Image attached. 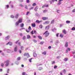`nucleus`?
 Instances as JSON below:
<instances>
[{"mask_svg":"<svg viewBox=\"0 0 75 75\" xmlns=\"http://www.w3.org/2000/svg\"><path fill=\"white\" fill-rule=\"evenodd\" d=\"M23 22V20L22 19L20 18L19 19L18 21L16 22V23L15 25L16 26H17L19 25V23H21Z\"/></svg>","mask_w":75,"mask_h":75,"instance_id":"1","label":"nucleus"},{"mask_svg":"<svg viewBox=\"0 0 75 75\" xmlns=\"http://www.w3.org/2000/svg\"><path fill=\"white\" fill-rule=\"evenodd\" d=\"M43 35H45V37H48V35H49V34H50V33H48V31H46L45 32L43 33Z\"/></svg>","mask_w":75,"mask_h":75,"instance_id":"2","label":"nucleus"},{"mask_svg":"<svg viewBox=\"0 0 75 75\" xmlns=\"http://www.w3.org/2000/svg\"><path fill=\"white\" fill-rule=\"evenodd\" d=\"M5 67H8V65H9V60H6L5 62Z\"/></svg>","mask_w":75,"mask_h":75,"instance_id":"3","label":"nucleus"},{"mask_svg":"<svg viewBox=\"0 0 75 75\" xmlns=\"http://www.w3.org/2000/svg\"><path fill=\"white\" fill-rule=\"evenodd\" d=\"M64 0H59L58 1V3H57V5L59 6V5H61V4H62V3H61V1H63Z\"/></svg>","mask_w":75,"mask_h":75,"instance_id":"4","label":"nucleus"},{"mask_svg":"<svg viewBox=\"0 0 75 75\" xmlns=\"http://www.w3.org/2000/svg\"><path fill=\"white\" fill-rule=\"evenodd\" d=\"M13 52V51H12L11 50H7V52H8V53H10V52Z\"/></svg>","mask_w":75,"mask_h":75,"instance_id":"5","label":"nucleus"},{"mask_svg":"<svg viewBox=\"0 0 75 75\" xmlns=\"http://www.w3.org/2000/svg\"><path fill=\"white\" fill-rule=\"evenodd\" d=\"M24 56H28V57H30V56L29 54L28 53H25V54L23 55Z\"/></svg>","mask_w":75,"mask_h":75,"instance_id":"6","label":"nucleus"},{"mask_svg":"<svg viewBox=\"0 0 75 75\" xmlns=\"http://www.w3.org/2000/svg\"><path fill=\"white\" fill-rule=\"evenodd\" d=\"M42 19L43 20H48V18L46 17H43L42 18Z\"/></svg>","mask_w":75,"mask_h":75,"instance_id":"7","label":"nucleus"},{"mask_svg":"<svg viewBox=\"0 0 75 75\" xmlns=\"http://www.w3.org/2000/svg\"><path fill=\"white\" fill-rule=\"evenodd\" d=\"M19 16V14L17 13L16 14L15 16V17L16 19H17L18 18V16Z\"/></svg>","mask_w":75,"mask_h":75,"instance_id":"8","label":"nucleus"},{"mask_svg":"<svg viewBox=\"0 0 75 75\" xmlns=\"http://www.w3.org/2000/svg\"><path fill=\"white\" fill-rule=\"evenodd\" d=\"M59 43V41H58V40H56V41L55 42V44L56 45H57Z\"/></svg>","mask_w":75,"mask_h":75,"instance_id":"9","label":"nucleus"},{"mask_svg":"<svg viewBox=\"0 0 75 75\" xmlns=\"http://www.w3.org/2000/svg\"><path fill=\"white\" fill-rule=\"evenodd\" d=\"M68 42H65V47H68Z\"/></svg>","mask_w":75,"mask_h":75,"instance_id":"10","label":"nucleus"},{"mask_svg":"<svg viewBox=\"0 0 75 75\" xmlns=\"http://www.w3.org/2000/svg\"><path fill=\"white\" fill-rule=\"evenodd\" d=\"M8 44H9V45L11 46V45H12V43L11 42H8L6 44V45H8Z\"/></svg>","mask_w":75,"mask_h":75,"instance_id":"11","label":"nucleus"},{"mask_svg":"<svg viewBox=\"0 0 75 75\" xmlns=\"http://www.w3.org/2000/svg\"><path fill=\"white\" fill-rule=\"evenodd\" d=\"M50 23V21H46L45 22L43 23L44 24H49Z\"/></svg>","mask_w":75,"mask_h":75,"instance_id":"12","label":"nucleus"},{"mask_svg":"<svg viewBox=\"0 0 75 75\" xmlns=\"http://www.w3.org/2000/svg\"><path fill=\"white\" fill-rule=\"evenodd\" d=\"M32 26L33 27H35V23H33L32 24Z\"/></svg>","mask_w":75,"mask_h":75,"instance_id":"13","label":"nucleus"},{"mask_svg":"<svg viewBox=\"0 0 75 75\" xmlns=\"http://www.w3.org/2000/svg\"><path fill=\"white\" fill-rule=\"evenodd\" d=\"M9 36H8L5 38V40H8V39H9Z\"/></svg>","mask_w":75,"mask_h":75,"instance_id":"14","label":"nucleus"},{"mask_svg":"<svg viewBox=\"0 0 75 75\" xmlns=\"http://www.w3.org/2000/svg\"><path fill=\"white\" fill-rule=\"evenodd\" d=\"M17 50V46H16V47L14 48V52H16Z\"/></svg>","mask_w":75,"mask_h":75,"instance_id":"15","label":"nucleus"},{"mask_svg":"<svg viewBox=\"0 0 75 75\" xmlns=\"http://www.w3.org/2000/svg\"><path fill=\"white\" fill-rule=\"evenodd\" d=\"M49 28H50V26L48 25L46 27L45 29V30H48Z\"/></svg>","mask_w":75,"mask_h":75,"instance_id":"16","label":"nucleus"},{"mask_svg":"<svg viewBox=\"0 0 75 75\" xmlns=\"http://www.w3.org/2000/svg\"><path fill=\"white\" fill-rule=\"evenodd\" d=\"M33 57H37V55L35 52H34L33 53Z\"/></svg>","mask_w":75,"mask_h":75,"instance_id":"17","label":"nucleus"},{"mask_svg":"<svg viewBox=\"0 0 75 75\" xmlns=\"http://www.w3.org/2000/svg\"><path fill=\"white\" fill-rule=\"evenodd\" d=\"M63 33L64 34H67V31L65 30H63Z\"/></svg>","mask_w":75,"mask_h":75,"instance_id":"18","label":"nucleus"},{"mask_svg":"<svg viewBox=\"0 0 75 75\" xmlns=\"http://www.w3.org/2000/svg\"><path fill=\"white\" fill-rule=\"evenodd\" d=\"M30 38H31V36H30V35H27V39H30Z\"/></svg>","mask_w":75,"mask_h":75,"instance_id":"19","label":"nucleus"},{"mask_svg":"<svg viewBox=\"0 0 75 75\" xmlns=\"http://www.w3.org/2000/svg\"><path fill=\"white\" fill-rule=\"evenodd\" d=\"M42 54L43 55H46L47 54V52H46L45 51L44 52H43L42 53Z\"/></svg>","mask_w":75,"mask_h":75,"instance_id":"20","label":"nucleus"},{"mask_svg":"<svg viewBox=\"0 0 75 75\" xmlns=\"http://www.w3.org/2000/svg\"><path fill=\"white\" fill-rule=\"evenodd\" d=\"M20 26L21 28H22V27H24V23H22L20 25Z\"/></svg>","mask_w":75,"mask_h":75,"instance_id":"21","label":"nucleus"},{"mask_svg":"<svg viewBox=\"0 0 75 75\" xmlns=\"http://www.w3.org/2000/svg\"><path fill=\"white\" fill-rule=\"evenodd\" d=\"M38 37L40 40H42V37L41 36H40L38 35Z\"/></svg>","mask_w":75,"mask_h":75,"instance_id":"22","label":"nucleus"},{"mask_svg":"<svg viewBox=\"0 0 75 75\" xmlns=\"http://www.w3.org/2000/svg\"><path fill=\"white\" fill-rule=\"evenodd\" d=\"M38 9V8L37 7H36L35 9H34V10L35 11H37V10Z\"/></svg>","mask_w":75,"mask_h":75,"instance_id":"23","label":"nucleus"},{"mask_svg":"<svg viewBox=\"0 0 75 75\" xmlns=\"http://www.w3.org/2000/svg\"><path fill=\"white\" fill-rule=\"evenodd\" d=\"M52 31L54 32V31H55L57 30V29L56 28H54L52 30Z\"/></svg>","mask_w":75,"mask_h":75,"instance_id":"24","label":"nucleus"},{"mask_svg":"<svg viewBox=\"0 0 75 75\" xmlns=\"http://www.w3.org/2000/svg\"><path fill=\"white\" fill-rule=\"evenodd\" d=\"M68 58H65L64 59V61L66 62V61H68Z\"/></svg>","mask_w":75,"mask_h":75,"instance_id":"25","label":"nucleus"},{"mask_svg":"<svg viewBox=\"0 0 75 75\" xmlns=\"http://www.w3.org/2000/svg\"><path fill=\"white\" fill-rule=\"evenodd\" d=\"M21 50H24V47L23 46H21Z\"/></svg>","mask_w":75,"mask_h":75,"instance_id":"26","label":"nucleus"},{"mask_svg":"<svg viewBox=\"0 0 75 75\" xmlns=\"http://www.w3.org/2000/svg\"><path fill=\"white\" fill-rule=\"evenodd\" d=\"M42 68L41 67H39L38 69V70L39 71H41V70H42Z\"/></svg>","mask_w":75,"mask_h":75,"instance_id":"27","label":"nucleus"},{"mask_svg":"<svg viewBox=\"0 0 75 75\" xmlns=\"http://www.w3.org/2000/svg\"><path fill=\"white\" fill-rule=\"evenodd\" d=\"M9 8V5H6V7H5V8Z\"/></svg>","mask_w":75,"mask_h":75,"instance_id":"28","label":"nucleus"},{"mask_svg":"<svg viewBox=\"0 0 75 75\" xmlns=\"http://www.w3.org/2000/svg\"><path fill=\"white\" fill-rule=\"evenodd\" d=\"M66 23H67V24H69L70 23V21H66Z\"/></svg>","mask_w":75,"mask_h":75,"instance_id":"29","label":"nucleus"},{"mask_svg":"<svg viewBox=\"0 0 75 75\" xmlns=\"http://www.w3.org/2000/svg\"><path fill=\"white\" fill-rule=\"evenodd\" d=\"M20 59H21V58L20 57H18L17 58V60L19 61V60H20Z\"/></svg>","mask_w":75,"mask_h":75,"instance_id":"30","label":"nucleus"},{"mask_svg":"<svg viewBox=\"0 0 75 75\" xmlns=\"http://www.w3.org/2000/svg\"><path fill=\"white\" fill-rule=\"evenodd\" d=\"M39 28H42V25H39Z\"/></svg>","mask_w":75,"mask_h":75,"instance_id":"31","label":"nucleus"},{"mask_svg":"<svg viewBox=\"0 0 75 75\" xmlns=\"http://www.w3.org/2000/svg\"><path fill=\"white\" fill-rule=\"evenodd\" d=\"M28 29L29 30H31L32 29H31V26H29Z\"/></svg>","mask_w":75,"mask_h":75,"instance_id":"32","label":"nucleus"},{"mask_svg":"<svg viewBox=\"0 0 75 75\" xmlns=\"http://www.w3.org/2000/svg\"><path fill=\"white\" fill-rule=\"evenodd\" d=\"M33 42H34L35 43V42H37V41L35 39H33Z\"/></svg>","mask_w":75,"mask_h":75,"instance_id":"33","label":"nucleus"},{"mask_svg":"<svg viewBox=\"0 0 75 75\" xmlns=\"http://www.w3.org/2000/svg\"><path fill=\"white\" fill-rule=\"evenodd\" d=\"M71 30H72V31H74L75 30V27H73L71 28Z\"/></svg>","mask_w":75,"mask_h":75,"instance_id":"34","label":"nucleus"},{"mask_svg":"<svg viewBox=\"0 0 75 75\" xmlns=\"http://www.w3.org/2000/svg\"><path fill=\"white\" fill-rule=\"evenodd\" d=\"M1 66L2 67H4V64H3V63H1Z\"/></svg>","mask_w":75,"mask_h":75,"instance_id":"35","label":"nucleus"},{"mask_svg":"<svg viewBox=\"0 0 75 75\" xmlns=\"http://www.w3.org/2000/svg\"><path fill=\"white\" fill-rule=\"evenodd\" d=\"M54 23V20H52L51 22V24H53Z\"/></svg>","mask_w":75,"mask_h":75,"instance_id":"36","label":"nucleus"},{"mask_svg":"<svg viewBox=\"0 0 75 75\" xmlns=\"http://www.w3.org/2000/svg\"><path fill=\"white\" fill-rule=\"evenodd\" d=\"M36 23H40V21L38 20H37L36 21Z\"/></svg>","mask_w":75,"mask_h":75,"instance_id":"37","label":"nucleus"},{"mask_svg":"<svg viewBox=\"0 0 75 75\" xmlns=\"http://www.w3.org/2000/svg\"><path fill=\"white\" fill-rule=\"evenodd\" d=\"M33 31H34L33 30H32L31 32H30V34H31L32 35H33V34H34V33H33Z\"/></svg>","mask_w":75,"mask_h":75,"instance_id":"38","label":"nucleus"},{"mask_svg":"<svg viewBox=\"0 0 75 75\" xmlns=\"http://www.w3.org/2000/svg\"><path fill=\"white\" fill-rule=\"evenodd\" d=\"M46 12H47V10H44L43 11L44 13H46Z\"/></svg>","mask_w":75,"mask_h":75,"instance_id":"39","label":"nucleus"},{"mask_svg":"<svg viewBox=\"0 0 75 75\" xmlns=\"http://www.w3.org/2000/svg\"><path fill=\"white\" fill-rule=\"evenodd\" d=\"M33 33L35 34H37V31L35 30H34Z\"/></svg>","mask_w":75,"mask_h":75,"instance_id":"40","label":"nucleus"},{"mask_svg":"<svg viewBox=\"0 0 75 75\" xmlns=\"http://www.w3.org/2000/svg\"><path fill=\"white\" fill-rule=\"evenodd\" d=\"M63 25H64V24H60V27L61 28L62 27Z\"/></svg>","mask_w":75,"mask_h":75,"instance_id":"41","label":"nucleus"},{"mask_svg":"<svg viewBox=\"0 0 75 75\" xmlns=\"http://www.w3.org/2000/svg\"><path fill=\"white\" fill-rule=\"evenodd\" d=\"M33 59V58H31L29 59V61L30 62H31V59Z\"/></svg>","mask_w":75,"mask_h":75,"instance_id":"42","label":"nucleus"},{"mask_svg":"<svg viewBox=\"0 0 75 75\" xmlns=\"http://www.w3.org/2000/svg\"><path fill=\"white\" fill-rule=\"evenodd\" d=\"M11 18H14V16H13V15H11Z\"/></svg>","mask_w":75,"mask_h":75,"instance_id":"43","label":"nucleus"},{"mask_svg":"<svg viewBox=\"0 0 75 75\" xmlns=\"http://www.w3.org/2000/svg\"><path fill=\"white\" fill-rule=\"evenodd\" d=\"M15 63L16 65H18V62H15Z\"/></svg>","mask_w":75,"mask_h":75,"instance_id":"44","label":"nucleus"},{"mask_svg":"<svg viewBox=\"0 0 75 75\" xmlns=\"http://www.w3.org/2000/svg\"><path fill=\"white\" fill-rule=\"evenodd\" d=\"M33 6H36V4L35 3H33V4H32Z\"/></svg>","mask_w":75,"mask_h":75,"instance_id":"45","label":"nucleus"},{"mask_svg":"<svg viewBox=\"0 0 75 75\" xmlns=\"http://www.w3.org/2000/svg\"><path fill=\"white\" fill-rule=\"evenodd\" d=\"M43 43H44V42H41L40 43V44H41V45L43 44Z\"/></svg>","mask_w":75,"mask_h":75,"instance_id":"46","label":"nucleus"},{"mask_svg":"<svg viewBox=\"0 0 75 75\" xmlns=\"http://www.w3.org/2000/svg\"><path fill=\"white\" fill-rule=\"evenodd\" d=\"M33 8H34V7H31L29 9V10H32V9H33Z\"/></svg>","mask_w":75,"mask_h":75,"instance_id":"47","label":"nucleus"},{"mask_svg":"<svg viewBox=\"0 0 75 75\" xmlns=\"http://www.w3.org/2000/svg\"><path fill=\"white\" fill-rule=\"evenodd\" d=\"M25 75V72H23L22 73V75Z\"/></svg>","mask_w":75,"mask_h":75,"instance_id":"48","label":"nucleus"},{"mask_svg":"<svg viewBox=\"0 0 75 75\" xmlns=\"http://www.w3.org/2000/svg\"><path fill=\"white\" fill-rule=\"evenodd\" d=\"M57 68V66L55 65L54 67V68L55 69L56 68Z\"/></svg>","mask_w":75,"mask_h":75,"instance_id":"49","label":"nucleus"},{"mask_svg":"<svg viewBox=\"0 0 75 75\" xmlns=\"http://www.w3.org/2000/svg\"><path fill=\"white\" fill-rule=\"evenodd\" d=\"M67 51H70L71 50L70 49V48H67Z\"/></svg>","mask_w":75,"mask_h":75,"instance_id":"50","label":"nucleus"},{"mask_svg":"<svg viewBox=\"0 0 75 75\" xmlns=\"http://www.w3.org/2000/svg\"><path fill=\"white\" fill-rule=\"evenodd\" d=\"M66 72V71L65 70H63V73H65Z\"/></svg>","mask_w":75,"mask_h":75,"instance_id":"51","label":"nucleus"},{"mask_svg":"<svg viewBox=\"0 0 75 75\" xmlns=\"http://www.w3.org/2000/svg\"><path fill=\"white\" fill-rule=\"evenodd\" d=\"M10 71V69H8L7 70V73H8H8H9L8 72V71Z\"/></svg>","mask_w":75,"mask_h":75,"instance_id":"52","label":"nucleus"},{"mask_svg":"<svg viewBox=\"0 0 75 75\" xmlns=\"http://www.w3.org/2000/svg\"><path fill=\"white\" fill-rule=\"evenodd\" d=\"M60 36L61 38H62L64 36L62 35L61 34L60 35Z\"/></svg>","mask_w":75,"mask_h":75,"instance_id":"53","label":"nucleus"},{"mask_svg":"<svg viewBox=\"0 0 75 75\" xmlns=\"http://www.w3.org/2000/svg\"><path fill=\"white\" fill-rule=\"evenodd\" d=\"M26 2L27 3H28L30 2V0H26Z\"/></svg>","mask_w":75,"mask_h":75,"instance_id":"54","label":"nucleus"},{"mask_svg":"<svg viewBox=\"0 0 75 75\" xmlns=\"http://www.w3.org/2000/svg\"><path fill=\"white\" fill-rule=\"evenodd\" d=\"M25 8L26 10H27V9H28V8L27 7V5H26L25 6Z\"/></svg>","mask_w":75,"mask_h":75,"instance_id":"55","label":"nucleus"},{"mask_svg":"<svg viewBox=\"0 0 75 75\" xmlns=\"http://www.w3.org/2000/svg\"><path fill=\"white\" fill-rule=\"evenodd\" d=\"M38 13H36L35 14V16H38Z\"/></svg>","mask_w":75,"mask_h":75,"instance_id":"56","label":"nucleus"},{"mask_svg":"<svg viewBox=\"0 0 75 75\" xmlns=\"http://www.w3.org/2000/svg\"><path fill=\"white\" fill-rule=\"evenodd\" d=\"M25 36H24L23 37V40H25Z\"/></svg>","mask_w":75,"mask_h":75,"instance_id":"57","label":"nucleus"},{"mask_svg":"<svg viewBox=\"0 0 75 75\" xmlns=\"http://www.w3.org/2000/svg\"><path fill=\"white\" fill-rule=\"evenodd\" d=\"M20 44H21L20 42H18V45H20Z\"/></svg>","mask_w":75,"mask_h":75,"instance_id":"58","label":"nucleus"},{"mask_svg":"<svg viewBox=\"0 0 75 75\" xmlns=\"http://www.w3.org/2000/svg\"><path fill=\"white\" fill-rule=\"evenodd\" d=\"M20 36H21V37H22V36H23V34L20 33Z\"/></svg>","mask_w":75,"mask_h":75,"instance_id":"59","label":"nucleus"},{"mask_svg":"<svg viewBox=\"0 0 75 75\" xmlns=\"http://www.w3.org/2000/svg\"><path fill=\"white\" fill-rule=\"evenodd\" d=\"M45 7H48V5H45Z\"/></svg>","mask_w":75,"mask_h":75,"instance_id":"60","label":"nucleus"},{"mask_svg":"<svg viewBox=\"0 0 75 75\" xmlns=\"http://www.w3.org/2000/svg\"><path fill=\"white\" fill-rule=\"evenodd\" d=\"M45 7V5H43L42 6V8H44V7Z\"/></svg>","mask_w":75,"mask_h":75,"instance_id":"61","label":"nucleus"},{"mask_svg":"<svg viewBox=\"0 0 75 75\" xmlns=\"http://www.w3.org/2000/svg\"><path fill=\"white\" fill-rule=\"evenodd\" d=\"M19 41H20V40H18V41H17L16 42H15V43L16 44H17L18 43V42Z\"/></svg>","mask_w":75,"mask_h":75,"instance_id":"62","label":"nucleus"},{"mask_svg":"<svg viewBox=\"0 0 75 75\" xmlns=\"http://www.w3.org/2000/svg\"><path fill=\"white\" fill-rule=\"evenodd\" d=\"M11 8H13V5H11Z\"/></svg>","mask_w":75,"mask_h":75,"instance_id":"63","label":"nucleus"},{"mask_svg":"<svg viewBox=\"0 0 75 75\" xmlns=\"http://www.w3.org/2000/svg\"><path fill=\"white\" fill-rule=\"evenodd\" d=\"M54 63H55V61H53L52 62V64H54Z\"/></svg>","mask_w":75,"mask_h":75,"instance_id":"64","label":"nucleus"}]
</instances>
